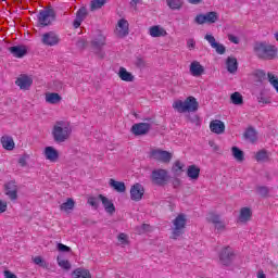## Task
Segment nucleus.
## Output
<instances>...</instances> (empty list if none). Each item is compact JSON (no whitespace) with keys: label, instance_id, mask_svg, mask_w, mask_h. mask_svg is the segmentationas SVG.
I'll list each match as a JSON object with an SVG mask.
<instances>
[{"label":"nucleus","instance_id":"f257e3e1","mask_svg":"<svg viewBox=\"0 0 278 278\" xmlns=\"http://www.w3.org/2000/svg\"><path fill=\"white\" fill-rule=\"evenodd\" d=\"M253 53L255 58H257L258 60H263L264 62L278 59L277 46L266 41L255 42L253 46Z\"/></svg>","mask_w":278,"mask_h":278},{"label":"nucleus","instance_id":"f03ea898","mask_svg":"<svg viewBox=\"0 0 278 278\" xmlns=\"http://www.w3.org/2000/svg\"><path fill=\"white\" fill-rule=\"evenodd\" d=\"M73 134V128L68 122L59 121L54 124L52 128V138L54 142H66L71 135Z\"/></svg>","mask_w":278,"mask_h":278},{"label":"nucleus","instance_id":"7ed1b4c3","mask_svg":"<svg viewBox=\"0 0 278 278\" xmlns=\"http://www.w3.org/2000/svg\"><path fill=\"white\" fill-rule=\"evenodd\" d=\"M172 108L179 114H186V112L192 113L199 111V101L193 96H189L182 100H176L172 104Z\"/></svg>","mask_w":278,"mask_h":278},{"label":"nucleus","instance_id":"20e7f679","mask_svg":"<svg viewBox=\"0 0 278 278\" xmlns=\"http://www.w3.org/2000/svg\"><path fill=\"white\" fill-rule=\"evenodd\" d=\"M188 223V218L185 214H179L174 220H173V228H172V235L170 240H178V238H181L186 233V224Z\"/></svg>","mask_w":278,"mask_h":278},{"label":"nucleus","instance_id":"39448f33","mask_svg":"<svg viewBox=\"0 0 278 278\" xmlns=\"http://www.w3.org/2000/svg\"><path fill=\"white\" fill-rule=\"evenodd\" d=\"M39 27H49L55 21V11L53 9L41 10L37 15Z\"/></svg>","mask_w":278,"mask_h":278},{"label":"nucleus","instance_id":"423d86ee","mask_svg":"<svg viewBox=\"0 0 278 278\" xmlns=\"http://www.w3.org/2000/svg\"><path fill=\"white\" fill-rule=\"evenodd\" d=\"M149 155L151 160L161 162V164H170L173 160V153L162 149H152Z\"/></svg>","mask_w":278,"mask_h":278},{"label":"nucleus","instance_id":"0eeeda50","mask_svg":"<svg viewBox=\"0 0 278 278\" xmlns=\"http://www.w3.org/2000/svg\"><path fill=\"white\" fill-rule=\"evenodd\" d=\"M219 15L216 11H211L205 14H198L194 18L198 25H214V23H218Z\"/></svg>","mask_w":278,"mask_h":278},{"label":"nucleus","instance_id":"6e6552de","mask_svg":"<svg viewBox=\"0 0 278 278\" xmlns=\"http://www.w3.org/2000/svg\"><path fill=\"white\" fill-rule=\"evenodd\" d=\"M152 181L155 186H166L168 184V170L166 169H154L151 175Z\"/></svg>","mask_w":278,"mask_h":278},{"label":"nucleus","instance_id":"1a4fd4ad","mask_svg":"<svg viewBox=\"0 0 278 278\" xmlns=\"http://www.w3.org/2000/svg\"><path fill=\"white\" fill-rule=\"evenodd\" d=\"M219 263L223 264V266H231V262H233V257H236V254L233 253V250L231 247H224L218 254Z\"/></svg>","mask_w":278,"mask_h":278},{"label":"nucleus","instance_id":"9d476101","mask_svg":"<svg viewBox=\"0 0 278 278\" xmlns=\"http://www.w3.org/2000/svg\"><path fill=\"white\" fill-rule=\"evenodd\" d=\"M41 42L46 47H55L60 45V35L55 31H48L41 36Z\"/></svg>","mask_w":278,"mask_h":278},{"label":"nucleus","instance_id":"9b49d317","mask_svg":"<svg viewBox=\"0 0 278 278\" xmlns=\"http://www.w3.org/2000/svg\"><path fill=\"white\" fill-rule=\"evenodd\" d=\"M4 194L10 201H16L18 199V186H16V181L10 180L4 185Z\"/></svg>","mask_w":278,"mask_h":278},{"label":"nucleus","instance_id":"f8f14e48","mask_svg":"<svg viewBox=\"0 0 278 278\" xmlns=\"http://www.w3.org/2000/svg\"><path fill=\"white\" fill-rule=\"evenodd\" d=\"M206 220L211 223L217 231H225V222H223L220 215L211 212L207 214Z\"/></svg>","mask_w":278,"mask_h":278},{"label":"nucleus","instance_id":"ddd939ff","mask_svg":"<svg viewBox=\"0 0 278 278\" xmlns=\"http://www.w3.org/2000/svg\"><path fill=\"white\" fill-rule=\"evenodd\" d=\"M204 39H206L208 45H211L212 49H215V51H216V53H218V55H225V53L227 52V48H225V46L223 43L217 42L214 35L206 34L204 36Z\"/></svg>","mask_w":278,"mask_h":278},{"label":"nucleus","instance_id":"4468645a","mask_svg":"<svg viewBox=\"0 0 278 278\" xmlns=\"http://www.w3.org/2000/svg\"><path fill=\"white\" fill-rule=\"evenodd\" d=\"M115 36H117V38H125L126 36H129V22H127V20L121 18L117 22Z\"/></svg>","mask_w":278,"mask_h":278},{"label":"nucleus","instance_id":"2eb2a0df","mask_svg":"<svg viewBox=\"0 0 278 278\" xmlns=\"http://www.w3.org/2000/svg\"><path fill=\"white\" fill-rule=\"evenodd\" d=\"M149 131H151V124L149 123H138L131 126L134 136H147Z\"/></svg>","mask_w":278,"mask_h":278},{"label":"nucleus","instance_id":"dca6fc26","mask_svg":"<svg viewBox=\"0 0 278 278\" xmlns=\"http://www.w3.org/2000/svg\"><path fill=\"white\" fill-rule=\"evenodd\" d=\"M189 73L192 77H201V75H205V67L195 60L190 63Z\"/></svg>","mask_w":278,"mask_h":278},{"label":"nucleus","instance_id":"f3484780","mask_svg":"<svg viewBox=\"0 0 278 278\" xmlns=\"http://www.w3.org/2000/svg\"><path fill=\"white\" fill-rule=\"evenodd\" d=\"M43 155L48 162L55 163L60 160V152L52 146H48L43 149Z\"/></svg>","mask_w":278,"mask_h":278},{"label":"nucleus","instance_id":"a211bd4d","mask_svg":"<svg viewBox=\"0 0 278 278\" xmlns=\"http://www.w3.org/2000/svg\"><path fill=\"white\" fill-rule=\"evenodd\" d=\"M15 84L21 90H29V88H31V84H34V79L31 76L23 74L15 80Z\"/></svg>","mask_w":278,"mask_h":278},{"label":"nucleus","instance_id":"6ab92c4d","mask_svg":"<svg viewBox=\"0 0 278 278\" xmlns=\"http://www.w3.org/2000/svg\"><path fill=\"white\" fill-rule=\"evenodd\" d=\"M149 36L151 38H166L168 36V31L162 25L151 26L148 30Z\"/></svg>","mask_w":278,"mask_h":278},{"label":"nucleus","instance_id":"aec40b11","mask_svg":"<svg viewBox=\"0 0 278 278\" xmlns=\"http://www.w3.org/2000/svg\"><path fill=\"white\" fill-rule=\"evenodd\" d=\"M142 197H144V188L140 184H135L130 188L131 201H142Z\"/></svg>","mask_w":278,"mask_h":278},{"label":"nucleus","instance_id":"412c9836","mask_svg":"<svg viewBox=\"0 0 278 278\" xmlns=\"http://www.w3.org/2000/svg\"><path fill=\"white\" fill-rule=\"evenodd\" d=\"M98 199L101 201L106 214H114L116 212V206H114V202L110 198L99 194Z\"/></svg>","mask_w":278,"mask_h":278},{"label":"nucleus","instance_id":"4be33fe9","mask_svg":"<svg viewBox=\"0 0 278 278\" xmlns=\"http://www.w3.org/2000/svg\"><path fill=\"white\" fill-rule=\"evenodd\" d=\"M187 177L190 181H198L199 177H201V167L197 165H189L186 172Z\"/></svg>","mask_w":278,"mask_h":278},{"label":"nucleus","instance_id":"5701e85b","mask_svg":"<svg viewBox=\"0 0 278 278\" xmlns=\"http://www.w3.org/2000/svg\"><path fill=\"white\" fill-rule=\"evenodd\" d=\"M210 130L212 134H217V136H220V134H225V123L220 119H213L210 123Z\"/></svg>","mask_w":278,"mask_h":278},{"label":"nucleus","instance_id":"b1692460","mask_svg":"<svg viewBox=\"0 0 278 278\" xmlns=\"http://www.w3.org/2000/svg\"><path fill=\"white\" fill-rule=\"evenodd\" d=\"M117 76L122 81L131 83L136 80V76L131 72H128L127 68L121 66L117 73Z\"/></svg>","mask_w":278,"mask_h":278},{"label":"nucleus","instance_id":"393cba45","mask_svg":"<svg viewBox=\"0 0 278 278\" xmlns=\"http://www.w3.org/2000/svg\"><path fill=\"white\" fill-rule=\"evenodd\" d=\"M9 51L13 58H25L27 55V47L25 46H13L9 48Z\"/></svg>","mask_w":278,"mask_h":278},{"label":"nucleus","instance_id":"a878e982","mask_svg":"<svg viewBox=\"0 0 278 278\" xmlns=\"http://www.w3.org/2000/svg\"><path fill=\"white\" fill-rule=\"evenodd\" d=\"M253 216V211L251 207H242L239 212L238 220L239 223H249Z\"/></svg>","mask_w":278,"mask_h":278},{"label":"nucleus","instance_id":"bb28decb","mask_svg":"<svg viewBox=\"0 0 278 278\" xmlns=\"http://www.w3.org/2000/svg\"><path fill=\"white\" fill-rule=\"evenodd\" d=\"M91 47L96 49L97 51L103 49L105 47V36L103 34L99 33L98 36H96L91 40Z\"/></svg>","mask_w":278,"mask_h":278},{"label":"nucleus","instance_id":"cd10ccee","mask_svg":"<svg viewBox=\"0 0 278 278\" xmlns=\"http://www.w3.org/2000/svg\"><path fill=\"white\" fill-rule=\"evenodd\" d=\"M226 68L228 73H237L238 72V59L236 56H228L226 59Z\"/></svg>","mask_w":278,"mask_h":278},{"label":"nucleus","instance_id":"c85d7f7f","mask_svg":"<svg viewBox=\"0 0 278 278\" xmlns=\"http://www.w3.org/2000/svg\"><path fill=\"white\" fill-rule=\"evenodd\" d=\"M62 101V96L58 92H47L46 93V103L50 105H58Z\"/></svg>","mask_w":278,"mask_h":278},{"label":"nucleus","instance_id":"c756f323","mask_svg":"<svg viewBox=\"0 0 278 278\" xmlns=\"http://www.w3.org/2000/svg\"><path fill=\"white\" fill-rule=\"evenodd\" d=\"M0 142L3 147V149H5V151H14L15 143H14V139L12 137L3 136V137H1Z\"/></svg>","mask_w":278,"mask_h":278},{"label":"nucleus","instance_id":"7c9ffc66","mask_svg":"<svg viewBox=\"0 0 278 278\" xmlns=\"http://www.w3.org/2000/svg\"><path fill=\"white\" fill-rule=\"evenodd\" d=\"M109 186L115 190V192L123 193L127 190V187L125 186V182L123 181H116L114 178H111L109 180Z\"/></svg>","mask_w":278,"mask_h":278},{"label":"nucleus","instance_id":"2f4dec72","mask_svg":"<svg viewBox=\"0 0 278 278\" xmlns=\"http://www.w3.org/2000/svg\"><path fill=\"white\" fill-rule=\"evenodd\" d=\"M75 210V200L72 198H68L64 203L60 205V211L61 212H66V214H70Z\"/></svg>","mask_w":278,"mask_h":278},{"label":"nucleus","instance_id":"473e14b6","mask_svg":"<svg viewBox=\"0 0 278 278\" xmlns=\"http://www.w3.org/2000/svg\"><path fill=\"white\" fill-rule=\"evenodd\" d=\"M72 278H92L90 270L84 268H76L72 273Z\"/></svg>","mask_w":278,"mask_h":278},{"label":"nucleus","instance_id":"72a5a7b5","mask_svg":"<svg viewBox=\"0 0 278 278\" xmlns=\"http://www.w3.org/2000/svg\"><path fill=\"white\" fill-rule=\"evenodd\" d=\"M230 103L232 105H243L244 104V98L242 97V93L235 91L230 94Z\"/></svg>","mask_w":278,"mask_h":278},{"label":"nucleus","instance_id":"f704fd0d","mask_svg":"<svg viewBox=\"0 0 278 278\" xmlns=\"http://www.w3.org/2000/svg\"><path fill=\"white\" fill-rule=\"evenodd\" d=\"M244 138H245V140H249L250 142H257V131H255V129L250 127L245 130Z\"/></svg>","mask_w":278,"mask_h":278},{"label":"nucleus","instance_id":"c9c22d12","mask_svg":"<svg viewBox=\"0 0 278 278\" xmlns=\"http://www.w3.org/2000/svg\"><path fill=\"white\" fill-rule=\"evenodd\" d=\"M232 156L237 162H244V152L240 150L238 147H232Z\"/></svg>","mask_w":278,"mask_h":278},{"label":"nucleus","instance_id":"e433bc0d","mask_svg":"<svg viewBox=\"0 0 278 278\" xmlns=\"http://www.w3.org/2000/svg\"><path fill=\"white\" fill-rule=\"evenodd\" d=\"M169 10H181L184 2L181 0H166Z\"/></svg>","mask_w":278,"mask_h":278},{"label":"nucleus","instance_id":"4c0bfd02","mask_svg":"<svg viewBox=\"0 0 278 278\" xmlns=\"http://www.w3.org/2000/svg\"><path fill=\"white\" fill-rule=\"evenodd\" d=\"M184 167L185 165L181 163V161H175L172 166V173H174V175H181Z\"/></svg>","mask_w":278,"mask_h":278},{"label":"nucleus","instance_id":"58836bf2","mask_svg":"<svg viewBox=\"0 0 278 278\" xmlns=\"http://www.w3.org/2000/svg\"><path fill=\"white\" fill-rule=\"evenodd\" d=\"M105 3H108V0H92L90 3L91 12H94V10H101Z\"/></svg>","mask_w":278,"mask_h":278},{"label":"nucleus","instance_id":"ea45409f","mask_svg":"<svg viewBox=\"0 0 278 278\" xmlns=\"http://www.w3.org/2000/svg\"><path fill=\"white\" fill-rule=\"evenodd\" d=\"M267 79H268L270 86H273V88H275L276 92H278V77H277V75H275L273 73H267Z\"/></svg>","mask_w":278,"mask_h":278},{"label":"nucleus","instance_id":"a19ab883","mask_svg":"<svg viewBox=\"0 0 278 278\" xmlns=\"http://www.w3.org/2000/svg\"><path fill=\"white\" fill-rule=\"evenodd\" d=\"M253 75L255 80L260 84L266 79V72L264 70H256Z\"/></svg>","mask_w":278,"mask_h":278},{"label":"nucleus","instance_id":"79ce46f5","mask_svg":"<svg viewBox=\"0 0 278 278\" xmlns=\"http://www.w3.org/2000/svg\"><path fill=\"white\" fill-rule=\"evenodd\" d=\"M33 262L37 266H40L41 268H46V270H49V263H47L45 260H42V256H36L33 260Z\"/></svg>","mask_w":278,"mask_h":278},{"label":"nucleus","instance_id":"37998d69","mask_svg":"<svg viewBox=\"0 0 278 278\" xmlns=\"http://www.w3.org/2000/svg\"><path fill=\"white\" fill-rule=\"evenodd\" d=\"M255 160L256 162H266V160H268V152H266V150H260L255 154Z\"/></svg>","mask_w":278,"mask_h":278},{"label":"nucleus","instance_id":"c03bdc74","mask_svg":"<svg viewBox=\"0 0 278 278\" xmlns=\"http://www.w3.org/2000/svg\"><path fill=\"white\" fill-rule=\"evenodd\" d=\"M134 64L137 68H147V61H144V58L142 56H136Z\"/></svg>","mask_w":278,"mask_h":278},{"label":"nucleus","instance_id":"a18cd8bd","mask_svg":"<svg viewBox=\"0 0 278 278\" xmlns=\"http://www.w3.org/2000/svg\"><path fill=\"white\" fill-rule=\"evenodd\" d=\"M117 241L119 242V244H122L123 247H127V244H129V237L127 236V233L121 232L117 236Z\"/></svg>","mask_w":278,"mask_h":278},{"label":"nucleus","instance_id":"49530a36","mask_svg":"<svg viewBox=\"0 0 278 278\" xmlns=\"http://www.w3.org/2000/svg\"><path fill=\"white\" fill-rule=\"evenodd\" d=\"M58 264L63 270H71V262L68 260L58 257Z\"/></svg>","mask_w":278,"mask_h":278},{"label":"nucleus","instance_id":"de8ad7c7","mask_svg":"<svg viewBox=\"0 0 278 278\" xmlns=\"http://www.w3.org/2000/svg\"><path fill=\"white\" fill-rule=\"evenodd\" d=\"M88 16V11L86 8H80L76 13V18H79L80 21H84Z\"/></svg>","mask_w":278,"mask_h":278},{"label":"nucleus","instance_id":"09e8293b","mask_svg":"<svg viewBox=\"0 0 278 278\" xmlns=\"http://www.w3.org/2000/svg\"><path fill=\"white\" fill-rule=\"evenodd\" d=\"M256 192H257V194H260V197H268L267 187H257Z\"/></svg>","mask_w":278,"mask_h":278},{"label":"nucleus","instance_id":"8fccbe9b","mask_svg":"<svg viewBox=\"0 0 278 278\" xmlns=\"http://www.w3.org/2000/svg\"><path fill=\"white\" fill-rule=\"evenodd\" d=\"M87 203L91 205V207H99V202L97 201V198L90 197L87 200Z\"/></svg>","mask_w":278,"mask_h":278},{"label":"nucleus","instance_id":"3c124183","mask_svg":"<svg viewBox=\"0 0 278 278\" xmlns=\"http://www.w3.org/2000/svg\"><path fill=\"white\" fill-rule=\"evenodd\" d=\"M58 250L61 251L62 253H70L71 248L67 245H64V243H59Z\"/></svg>","mask_w":278,"mask_h":278},{"label":"nucleus","instance_id":"603ef678","mask_svg":"<svg viewBox=\"0 0 278 278\" xmlns=\"http://www.w3.org/2000/svg\"><path fill=\"white\" fill-rule=\"evenodd\" d=\"M8 212V202L0 200V214Z\"/></svg>","mask_w":278,"mask_h":278},{"label":"nucleus","instance_id":"864d4df0","mask_svg":"<svg viewBox=\"0 0 278 278\" xmlns=\"http://www.w3.org/2000/svg\"><path fill=\"white\" fill-rule=\"evenodd\" d=\"M228 40L230 42H232L233 45H240V39L235 35L229 34L228 35Z\"/></svg>","mask_w":278,"mask_h":278},{"label":"nucleus","instance_id":"5fc2aeb1","mask_svg":"<svg viewBox=\"0 0 278 278\" xmlns=\"http://www.w3.org/2000/svg\"><path fill=\"white\" fill-rule=\"evenodd\" d=\"M151 226H149L148 224H143L139 230H138V233H144L146 231H149Z\"/></svg>","mask_w":278,"mask_h":278},{"label":"nucleus","instance_id":"6e6d98bb","mask_svg":"<svg viewBox=\"0 0 278 278\" xmlns=\"http://www.w3.org/2000/svg\"><path fill=\"white\" fill-rule=\"evenodd\" d=\"M83 22H84V20H79L78 17H76L74 23H73L75 29H78V27H81Z\"/></svg>","mask_w":278,"mask_h":278},{"label":"nucleus","instance_id":"4d7b16f0","mask_svg":"<svg viewBox=\"0 0 278 278\" xmlns=\"http://www.w3.org/2000/svg\"><path fill=\"white\" fill-rule=\"evenodd\" d=\"M195 45H197V42H194V39H189V40L187 41V47H188V49H190V50L194 49Z\"/></svg>","mask_w":278,"mask_h":278},{"label":"nucleus","instance_id":"13d9d810","mask_svg":"<svg viewBox=\"0 0 278 278\" xmlns=\"http://www.w3.org/2000/svg\"><path fill=\"white\" fill-rule=\"evenodd\" d=\"M4 278H18L15 274H12L10 270H4Z\"/></svg>","mask_w":278,"mask_h":278},{"label":"nucleus","instance_id":"bf43d9fd","mask_svg":"<svg viewBox=\"0 0 278 278\" xmlns=\"http://www.w3.org/2000/svg\"><path fill=\"white\" fill-rule=\"evenodd\" d=\"M179 186H181V180L179 178H175L173 180V187L174 188H179Z\"/></svg>","mask_w":278,"mask_h":278},{"label":"nucleus","instance_id":"052dcab7","mask_svg":"<svg viewBox=\"0 0 278 278\" xmlns=\"http://www.w3.org/2000/svg\"><path fill=\"white\" fill-rule=\"evenodd\" d=\"M18 164L21 166H27V159H25V156H22L20 160H18Z\"/></svg>","mask_w":278,"mask_h":278},{"label":"nucleus","instance_id":"680f3d73","mask_svg":"<svg viewBox=\"0 0 278 278\" xmlns=\"http://www.w3.org/2000/svg\"><path fill=\"white\" fill-rule=\"evenodd\" d=\"M256 277L257 278H266V274H264V270L261 269L257 271Z\"/></svg>","mask_w":278,"mask_h":278},{"label":"nucleus","instance_id":"e2e57ef3","mask_svg":"<svg viewBox=\"0 0 278 278\" xmlns=\"http://www.w3.org/2000/svg\"><path fill=\"white\" fill-rule=\"evenodd\" d=\"M203 0H188V3H191V5H199Z\"/></svg>","mask_w":278,"mask_h":278},{"label":"nucleus","instance_id":"0e129e2a","mask_svg":"<svg viewBox=\"0 0 278 278\" xmlns=\"http://www.w3.org/2000/svg\"><path fill=\"white\" fill-rule=\"evenodd\" d=\"M260 103L268 104V103H270V100H268L266 98H261Z\"/></svg>","mask_w":278,"mask_h":278},{"label":"nucleus","instance_id":"69168bd1","mask_svg":"<svg viewBox=\"0 0 278 278\" xmlns=\"http://www.w3.org/2000/svg\"><path fill=\"white\" fill-rule=\"evenodd\" d=\"M137 3H138V0H132V1L130 2L131 5H136Z\"/></svg>","mask_w":278,"mask_h":278},{"label":"nucleus","instance_id":"338daca9","mask_svg":"<svg viewBox=\"0 0 278 278\" xmlns=\"http://www.w3.org/2000/svg\"><path fill=\"white\" fill-rule=\"evenodd\" d=\"M275 38H276V40H277V42H278V33H275Z\"/></svg>","mask_w":278,"mask_h":278},{"label":"nucleus","instance_id":"774afa93","mask_svg":"<svg viewBox=\"0 0 278 278\" xmlns=\"http://www.w3.org/2000/svg\"><path fill=\"white\" fill-rule=\"evenodd\" d=\"M104 56H105V53L101 52L100 58H104Z\"/></svg>","mask_w":278,"mask_h":278}]
</instances>
